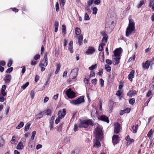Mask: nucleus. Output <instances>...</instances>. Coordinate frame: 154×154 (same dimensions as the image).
<instances>
[{"mask_svg":"<svg viewBox=\"0 0 154 154\" xmlns=\"http://www.w3.org/2000/svg\"><path fill=\"white\" fill-rule=\"evenodd\" d=\"M94 122L92 119H87L81 120L79 124V126L80 128H87L89 125L93 126L94 125Z\"/></svg>","mask_w":154,"mask_h":154,"instance_id":"nucleus-1","label":"nucleus"},{"mask_svg":"<svg viewBox=\"0 0 154 154\" xmlns=\"http://www.w3.org/2000/svg\"><path fill=\"white\" fill-rule=\"evenodd\" d=\"M95 125L96 126L95 131L96 138L100 139L103 135L102 130V127L98 124H96Z\"/></svg>","mask_w":154,"mask_h":154,"instance_id":"nucleus-2","label":"nucleus"},{"mask_svg":"<svg viewBox=\"0 0 154 154\" xmlns=\"http://www.w3.org/2000/svg\"><path fill=\"white\" fill-rule=\"evenodd\" d=\"M84 97L82 96L77 97L75 100H72L71 103L75 105L79 106V104L84 103Z\"/></svg>","mask_w":154,"mask_h":154,"instance_id":"nucleus-3","label":"nucleus"},{"mask_svg":"<svg viewBox=\"0 0 154 154\" xmlns=\"http://www.w3.org/2000/svg\"><path fill=\"white\" fill-rule=\"evenodd\" d=\"M48 65V57L46 54L44 55L43 59L41 60L39 64V66H44L46 67Z\"/></svg>","mask_w":154,"mask_h":154,"instance_id":"nucleus-4","label":"nucleus"},{"mask_svg":"<svg viewBox=\"0 0 154 154\" xmlns=\"http://www.w3.org/2000/svg\"><path fill=\"white\" fill-rule=\"evenodd\" d=\"M66 94L69 98H72L75 97V93L70 88L67 90L66 92Z\"/></svg>","mask_w":154,"mask_h":154,"instance_id":"nucleus-5","label":"nucleus"},{"mask_svg":"<svg viewBox=\"0 0 154 154\" xmlns=\"http://www.w3.org/2000/svg\"><path fill=\"white\" fill-rule=\"evenodd\" d=\"M26 139H21L20 141L19 142L16 148L17 149H23L26 143Z\"/></svg>","mask_w":154,"mask_h":154,"instance_id":"nucleus-6","label":"nucleus"},{"mask_svg":"<svg viewBox=\"0 0 154 154\" xmlns=\"http://www.w3.org/2000/svg\"><path fill=\"white\" fill-rule=\"evenodd\" d=\"M120 137L118 135H114L112 137V141L114 146L119 142Z\"/></svg>","mask_w":154,"mask_h":154,"instance_id":"nucleus-7","label":"nucleus"},{"mask_svg":"<svg viewBox=\"0 0 154 154\" xmlns=\"http://www.w3.org/2000/svg\"><path fill=\"white\" fill-rule=\"evenodd\" d=\"M78 70L77 69H72L70 75V77H72V80L75 79L78 75Z\"/></svg>","mask_w":154,"mask_h":154,"instance_id":"nucleus-8","label":"nucleus"},{"mask_svg":"<svg viewBox=\"0 0 154 154\" xmlns=\"http://www.w3.org/2000/svg\"><path fill=\"white\" fill-rule=\"evenodd\" d=\"M66 114V110L65 109H60L59 110L58 113V116L61 119H62L65 116Z\"/></svg>","mask_w":154,"mask_h":154,"instance_id":"nucleus-9","label":"nucleus"},{"mask_svg":"<svg viewBox=\"0 0 154 154\" xmlns=\"http://www.w3.org/2000/svg\"><path fill=\"white\" fill-rule=\"evenodd\" d=\"M122 51V49L121 48H116L113 51L114 57H119Z\"/></svg>","mask_w":154,"mask_h":154,"instance_id":"nucleus-10","label":"nucleus"},{"mask_svg":"<svg viewBox=\"0 0 154 154\" xmlns=\"http://www.w3.org/2000/svg\"><path fill=\"white\" fill-rule=\"evenodd\" d=\"M120 125L119 123H116L114 125V133L118 134L119 133L120 129Z\"/></svg>","mask_w":154,"mask_h":154,"instance_id":"nucleus-11","label":"nucleus"},{"mask_svg":"<svg viewBox=\"0 0 154 154\" xmlns=\"http://www.w3.org/2000/svg\"><path fill=\"white\" fill-rule=\"evenodd\" d=\"M95 51V49L93 47L89 46L86 51V53L87 55L92 54Z\"/></svg>","mask_w":154,"mask_h":154,"instance_id":"nucleus-12","label":"nucleus"},{"mask_svg":"<svg viewBox=\"0 0 154 154\" xmlns=\"http://www.w3.org/2000/svg\"><path fill=\"white\" fill-rule=\"evenodd\" d=\"M135 29L127 27L126 31V36L127 37H129L131 34L132 32L135 31Z\"/></svg>","mask_w":154,"mask_h":154,"instance_id":"nucleus-13","label":"nucleus"},{"mask_svg":"<svg viewBox=\"0 0 154 154\" xmlns=\"http://www.w3.org/2000/svg\"><path fill=\"white\" fill-rule=\"evenodd\" d=\"M112 57L113 63L114 65H116L120 63L119 60L120 59V57H114L113 56H112Z\"/></svg>","mask_w":154,"mask_h":154,"instance_id":"nucleus-14","label":"nucleus"},{"mask_svg":"<svg viewBox=\"0 0 154 154\" xmlns=\"http://www.w3.org/2000/svg\"><path fill=\"white\" fill-rule=\"evenodd\" d=\"M114 104V102L112 101H110L108 104V111L109 112H111L112 110V108Z\"/></svg>","mask_w":154,"mask_h":154,"instance_id":"nucleus-15","label":"nucleus"},{"mask_svg":"<svg viewBox=\"0 0 154 154\" xmlns=\"http://www.w3.org/2000/svg\"><path fill=\"white\" fill-rule=\"evenodd\" d=\"M127 27L135 29L134 22L132 19H129L128 26Z\"/></svg>","mask_w":154,"mask_h":154,"instance_id":"nucleus-16","label":"nucleus"},{"mask_svg":"<svg viewBox=\"0 0 154 154\" xmlns=\"http://www.w3.org/2000/svg\"><path fill=\"white\" fill-rule=\"evenodd\" d=\"M99 119L100 120L105 122L107 123H108L109 122V120L108 117L105 115L101 116L100 117Z\"/></svg>","mask_w":154,"mask_h":154,"instance_id":"nucleus-17","label":"nucleus"},{"mask_svg":"<svg viewBox=\"0 0 154 154\" xmlns=\"http://www.w3.org/2000/svg\"><path fill=\"white\" fill-rule=\"evenodd\" d=\"M137 94V92L135 90H130L127 93V95L131 97Z\"/></svg>","mask_w":154,"mask_h":154,"instance_id":"nucleus-18","label":"nucleus"},{"mask_svg":"<svg viewBox=\"0 0 154 154\" xmlns=\"http://www.w3.org/2000/svg\"><path fill=\"white\" fill-rule=\"evenodd\" d=\"M134 72L135 71L134 70H132L129 73L128 76V78L129 80L131 81H132V79L134 77Z\"/></svg>","mask_w":154,"mask_h":154,"instance_id":"nucleus-19","label":"nucleus"},{"mask_svg":"<svg viewBox=\"0 0 154 154\" xmlns=\"http://www.w3.org/2000/svg\"><path fill=\"white\" fill-rule=\"evenodd\" d=\"M4 79L6 83H9L11 80V76L10 75H7L4 78Z\"/></svg>","mask_w":154,"mask_h":154,"instance_id":"nucleus-20","label":"nucleus"},{"mask_svg":"<svg viewBox=\"0 0 154 154\" xmlns=\"http://www.w3.org/2000/svg\"><path fill=\"white\" fill-rule=\"evenodd\" d=\"M153 64V63L152 61L147 60L145 62V68L148 69L150 65H152Z\"/></svg>","mask_w":154,"mask_h":154,"instance_id":"nucleus-21","label":"nucleus"},{"mask_svg":"<svg viewBox=\"0 0 154 154\" xmlns=\"http://www.w3.org/2000/svg\"><path fill=\"white\" fill-rule=\"evenodd\" d=\"M72 41H70L69 44L68 50L70 51V52L71 53H72L73 52V49L72 47Z\"/></svg>","mask_w":154,"mask_h":154,"instance_id":"nucleus-22","label":"nucleus"},{"mask_svg":"<svg viewBox=\"0 0 154 154\" xmlns=\"http://www.w3.org/2000/svg\"><path fill=\"white\" fill-rule=\"evenodd\" d=\"M83 38V36L82 35H80L78 37V43L79 45H81L82 44Z\"/></svg>","mask_w":154,"mask_h":154,"instance_id":"nucleus-23","label":"nucleus"},{"mask_svg":"<svg viewBox=\"0 0 154 154\" xmlns=\"http://www.w3.org/2000/svg\"><path fill=\"white\" fill-rule=\"evenodd\" d=\"M153 89H152V91L150 90L148 91L147 94L146 95L147 97H149L152 95V92H154V84L152 86Z\"/></svg>","mask_w":154,"mask_h":154,"instance_id":"nucleus-24","label":"nucleus"},{"mask_svg":"<svg viewBox=\"0 0 154 154\" xmlns=\"http://www.w3.org/2000/svg\"><path fill=\"white\" fill-rule=\"evenodd\" d=\"M75 33L77 35H79L81 33V31L80 28L78 27H77L75 28Z\"/></svg>","mask_w":154,"mask_h":154,"instance_id":"nucleus-25","label":"nucleus"},{"mask_svg":"<svg viewBox=\"0 0 154 154\" xmlns=\"http://www.w3.org/2000/svg\"><path fill=\"white\" fill-rule=\"evenodd\" d=\"M105 44L103 43H102L99 44L98 48V50L99 51H103V47L105 46Z\"/></svg>","mask_w":154,"mask_h":154,"instance_id":"nucleus-26","label":"nucleus"},{"mask_svg":"<svg viewBox=\"0 0 154 154\" xmlns=\"http://www.w3.org/2000/svg\"><path fill=\"white\" fill-rule=\"evenodd\" d=\"M94 142V146H96L97 147H98L101 146V144L98 140H96L95 142Z\"/></svg>","mask_w":154,"mask_h":154,"instance_id":"nucleus-27","label":"nucleus"},{"mask_svg":"<svg viewBox=\"0 0 154 154\" xmlns=\"http://www.w3.org/2000/svg\"><path fill=\"white\" fill-rule=\"evenodd\" d=\"M44 112H42L36 115V117L37 119H39L43 116Z\"/></svg>","mask_w":154,"mask_h":154,"instance_id":"nucleus-28","label":"nucleus"},{"mask_svg":"<svg viewBox=\"0 0 154 154\" xmlns=\"http://www.w3.org/2000/svg\"><path fill=\"white\" fill-rule=\"evenodd\" d=\"M138 127V125H135V126L133 125L132 127V129L133 133H135L137 132V131Z\"/></svg>","mask_w":154,"mask_h":154,"instance_id":"nucleus-29","label":"nucleus"},{"mask_svg":"<svg viewBox=\"0 0 154 154\" xmlns=\"http://www.w3.org/2000/svg\"><path fill=\"white\" fill-rule=\"evenodd\" d=\"M64 123H62L59 127L57 128V131L58 132L61 131L62 128L64 127Z\"/></svg>","mask_w":154,"mask_h":154,"instance_id":"nucleus-30","label":"nucleus"},{"mask_svg":"<svg viewBox=\"0 0 154 154\" xmlns=\"http://www.w3.org/2000/svg\"><path fill=\"white\" fill-rule=\"evenodd\" d=\"M149 6L152 10L154 11V0H151L149 3Z\"/></svg>","mask_w":154,"mask_h":154,"instance_id":"nucleus-31","label":"nucleus"},{"mask_svg":"<svg viewBox=\"0 0 154 154\" xmlns=\"http://www.w3.org/2000/svg\"><path fill=\"white\" fill-rule=\"evenodd\" d=\"M60 66L59 64H57L56 65V68L57 69L55 72V74H57L60 71Z\"/></svg>","mask_w":154,"mask_h":154,"instance_id":"nucleus-32","label":"nucleus"},{"mask_svg":"<svg viewBox=\"0 0 154 154\" xmlns=\"http://www.w3.org/2000/svg\"><path fill=\"white\" fill-rule=\"evenodd\" d=\"M105 68L107 72H110L111 70V67L109 65H106L105 66Z\"/></svg>","mask_w":154,"mask_h":154,"instance_id":"nucleus-33","label":"nucleus"},{"mask_svg":"<svg viewBox=\"0 0 154 154\" xmlns=\"http://www.w3.org/2000/svg\"><path fill=\"white\" fill-rule=\"evenodd\" d=\"M60 6L61 8L63 7L66 3V0H62L59 1Z\"/></svg>","mask_w":154,"mask_h":154,"instance_id":"nucleus-34","label":"nucleus"},{"mask_svg":"<svg viewBox=\"0 0 154 154\" xmlns=\"http://www.w3.org/2000/svg\"><path fill=\"white\" fill-rule=\"evenodd\" d=\"M16 138V137L14 136L12 137V139L11 140L12 143L16 144L17 143V140H15Z\"/></svg>","mask_w":154,"mask_h":154,"instance_id":"nucleus-35","label":"nucleus"},{"mask_svg":"<svg viewBox=\"0 0 154 154\" xmlns=\"http://www.w3.org/2000/svg\"><path fill=\"white\" fill-rule=\"evenodd\" d=\"M30 125L31 124L29 123H27L25 126L24 128V130L26 131H27L29 129Z\"/></svg>","mask_w":154,"mask_h":154,"instance_id":"nucleus-36","label":"nucleus"},{"mask_svg":"<svg viewBox=\"0 0 154 154\" xmlns=\"http://www.w3.org/2000/svg\"><path fill=\"white\" fill-rule=\"evenodd\" d=\"M144 0H141L140 1L139 3L137 5V7L138 8H139L141 7L144 4Z\"/></svg>","mask_w":154,"mask_h":154,"instance_id":"nucleus-37","label":"nucleus"},{"mask_svg":"<svg viewBox=\"0 0 154 154\" xmlns=\"http://www.w3.org/2000/svg\"><path fill=\"white\" fill-rule=\"evenodd\" d=\"M24 123L23 122H21L20 124L17 126L16 128L19 129L22 127L24 125Z\"/></svg>","mask_w":154,"mask_h":154,"instance_id":"nucleus-38","label":"nucleus"},{"mask_svg":"<svg viewBox=\"0 0 154 154\" xmlns=\"http://www.w3.org/2000/svg\"><path fill=\"white\" fill-rule=\"evenodd\" d=\"M29 84V82H27L25 84H23L22 86H21V88L23 90L25 89L28 86Z\"/></svg>","mask_w":154,"mask_h":154,"instance_id":"nucleus-39","label":"nucleus"},{"mask_svg":"<svg viewBox=\"0 0 154 154\" xmlns=\"http://www.w3.org/2000/svg\"><path fill=\"white\" fill-rule=\"evenodd\" d=\"M153 131L151 129L148 132L147 134V136L149 138L151 137L152 136V135L153 133Z\"/></svg>","mask_w":154,"mask_h":154,"instance_id":"nucleus-40","label":"nucleus"},{"mask_svg":"<svg viewBox=\"0 0 154 154\" xmlns=\"http://www.w3.org/2000/svg\"><path fill=\"white\" fill-rule=\"evenodd\" d=\"M79 149H76L71 152V154H79Z\"/></svg>","mask_w":154,"mask_h":154,"instance_id":"nucleus-41","label":"nucleus"},{"mask_svg":"<svg viewBox=\"0 0 154 154\" xmlns=\"http://www.w3.org/2000/svg\"><path fill=\"white\" fill-rule=\"evenodd\" d=\"M61 31L62 33H64V34H66V27L64 25H63L62 26Z\"/></svg>","mask_w":154,"mask_h":154,"instance_id":"nucleus-42","label":"nucleus"},{"mask_svg":"<svg viewBox=\"0 0 154 154\" xmlns=\"http://www.w3.org/2000/svg\"><path fill=\"white\" fill-rule=\"evenodd\" d=\"M97 66V64H96L94 65H92L91 66L89 67V69L91 70H92L94 69H96Z\"/></svg>","mask_w":154,"mask_h":154,"instance_id":"nucleus-43","label":"nucleus"},{"mask_svg":"<svg viewBox=\"0 0 154 154\" xmlns=\"http://www.w3.org/2000/svg\"><path fill=\"white\" fill-rule=\"evenodd\" d=\"M84 81L86 85H87V86L89 85H90V82L89 79H87L86 78H85L84 79Z\"/></svg>","mask_w":154,"mask_h":154,"instance_id":"nucleus-44","label":"nucleus"},{"mask_svg":"<svg viewBox=\"0 0 154 154\" xmlns=\"http://www.w3.org/2000/svg\"><path fill=\"white\" fill-rule=\"evenodd\" d=\"M5 143L4 140L0 137V147L2 146Z\"/></svg>","mask_w":154,"mask_h":154,"instance_id":"nucleus-45","label":"nucleus"},{"mask_svg":"<svg viewBox=\"0 0 154 154\" xmlns=\"http://www.w3.org/2000/svg\"><path fill=\"white\" fill-rule=\"evenodd\" d=\"M135 102V99L133 98L129 100V103L131 105H133Z\"/></svg>","mask_w":154,"mask_h":154,"instance_id":"nucleus-46","label":"nucleus"},{"mask_svg":"<svg viewBox=\"0 0 154 154\" xmlns=\"http://www.w3.org/2000/svg\"><path fill=\"white\" fill-rule=\"evenodd\" d=\"M84 20H90L89 16L87 13H85V14Z\"/></svg>","mask_w":154,"mask_h":154,"instance_id":"nucleus-47","label":"nucleus"},{"mask_svg":"<svg viewBox=\"0 0 154 154\" xmlns=\"http://www.w3.org/2000/svg\"><path fill=\"white\" fill-rule=\"evenodd\" d=\"M97 8L96 7L93 8L92 9L93 14H96L97 13Z\"/></svg>","mask_w":154,"mask_h":154,"instance_id":"nucleus-48","label":"nucleus"},{"mask_svg":"<svg viewBox=\"0 0 154 154\" xmlns=\"http://www.w3.org/2000/svg\"><path fill=\"white\" fill-rule=\"evenodd\" d=\"M103 73V70L102 69H100L99 71L97 73L98 75L100 76H101Z\"/></svg>","mask_w":154,"mask_h":154,"instance_id":"nucleus-49","label":"nucleus"},{"mask_svg":"<svg viewBox=\"0 0 154 154\" xmlns=\"http://www.w3.org/2000/svg\"><path fill=\"white\" fill-rule=\"evenodd\" d=\"M12 64V61L11 60H9L7 63V66L8 67H10Z\"/></svg>","mask_w":154,"mask_h":154,"instance_id":"nucleus-50","label":"nucleus"},{"mask_svg":"<svg viewBox=\"0 0 154 154\" xmlns=\"http://www.w3.org/2000/svg\"><path fill=\"white\" fill-rule=\"evenodd\" d=\"M97 79L96 78H95L93 79L92 80L91 82L94 85H95L97 84Z\"/></svg>","mask_w":154,"mask_h":154,"instance_id":"nucleus-51","label":"nucleus"},{"mask_svg":"<svg viewBox=\"0 0 154 154\" xmlns=\"http://www.w3.org/2000/svg\"><path fill=\"white\" fill-rule=\"evenodd\" d=\"M40 55L38 54H37L34 56L33 59L35 60H37L40 58Z\"/></svg>","mask_w":154,"mask_h":154,"instance_id":"nucleus-52","label":"nucleus"},{"mask_svg":"<svg viewBox=\"0 0 154 154\" xmlns=\"http://www.w3.org/2000/svg\"><path fill=\"white\" fill-rule=\"evenodd\" d=\"M55 9L56 11L58 12L59 11V4L58 2H57L55 4Z\"/></svg>","mask_w":154,"mask_h":154,"instance_id":"nucleus-53","label":"nucleus"},{"mask_svg":"<svg viewBox=\"0 0 154 154\" xmlns=\"http://www.w3.org/2000/svg\"><path fill=\"white\" fill-rule=\"evenodd\" d=\"M13 68L12 67H10L7 69L6 70V72L8 73H11L13 70Z\"/></svg>","mask_w":154,"mask_h":154,"instance_id":"nucleus-54","label":"nucleus"},{"mask_svg":"<svg viewBox=\"0 0 154 154\" xmlns=\"http://www.w3.org/2000/svg\"><path fill=\"white\" fill-rule=\"evenodd\" d=\"M10 109V107L9 106H7L6 107V108H5V114H6V115H7L8 114L9 112Z\"/></svg>","mask_w":154,"mask_h":154,"instance_id":"nucleus-55","label":"nucleus"},{"mask_svg":"<svg viewBox=\"0 0 154 154\" xmlns=\"http://www.w3.org/2000/svg\"><path fill=\"white\" fill-rule=\"evenodd\" d=\"M95 76V74L94 72H93L92 71H91L90 72V73L89 75V77L90 78H91L92 77H94Z\"/></svg>","mask_w":154,"mask_h":154,"instance_id":"nucleus-56","label":"nucleus"},{"mask_svg":"<svg viewBox=\"0 0 154 154\" xmlns=\"http://www.w3.org/2000/svg\"><path fill=\"white\" fill-rule=\"evenodd\" d=\"M34 95L35 93L34 90H32L30 94V96L32 98V99H33L34 98Z\"/></svg>","mask_w":154,"mask_h":154,"instance_id":"nucleus-57","label":"nucleus"},{"mask_svg":"<svg viewBox=\"0 0 154 154\" xmlns=\"http://www.w3.org/2000/svg\"><path fill=\"white\" fill-rule=\"evenodd\" d=\"M99 56H102V57L103 58V61L104 60V51H101L99 54Z\"/></svg>","mask_w":154,"mask_h":154,"instance_id":"nucleus-58","label":"nucleus"},{"mask_svg":"<svg viewBox=\"0 0 154 154\" xmlns=\"http://www.w3.org/2000/svg\"><path fill=\"white\" fill-rule=\"evenodd\" d=\"M94 0H90L87 2L89 6H90L94 2Z\"/></svg>","mask_w":154,"mask_h":154,"instance_id":"nucleus-59","label":"nucleus"},{"mask_svg":"<svg viewBox=\"0 0 154 154\" xmlns=\"http://www.w3.org/2000/svg\"><path fill=\"white\" fill-rule=\"evenodd\" d=\"M108 38V36L105 37H103L102 40V42L104 41L105 42H107V41Z\"/></svg>","mask_w":154,"mask_h":154,"instance_id":"nucleus-60","label":"nucleus"},{"mask_svg":"<svg viewBox=\"0 0 154 154\" xmlns=\"http://www.w3.org/2000/svg\"><path fill=\"white\" fill-rule=\"evenodd\" d=\"M36 132L35 131H33L32 134L31 139L32 140H33L36 134Z\"/></svg>","mask_w":154,"mask_h":154,"instance_id":"nucleus-61","label":"nucleus"},{"mask_svg":"<svg viewBox=\"0 0 154 154\" xmlns=\"http://www.w3.org/2000/svg\"><path fill=\"white\" fill-rule=\"evenodd\" d=\"M10 9H11L15 13L18 12L19 11L18 9L15 8H11Z\"/></svg>","mask_w":154,"mask_h":154,"instance_id":"nucleus-62","label":"nucleus"},{"mask_svg":"<svg viewBox=\"0 0 154 154\" xmlns=\"http://www.w3.org/2000/svg\"><path fill=\"white\" fill-rule=\"evenodd\" d=\"M106 63L108 65H111L112 63V61L109 59H106Z\"/></svg>","mask_w":154,"mask_h":154,"instance_id":"nucleus-63","label":"nucleus"},{"mask_svg":"<svg viewBox=\"0 0 154 154\" xmlns=\"http://www.w3.org/2000/svg\"><path fill=\"white\" fill-rule=\"evenodd\" d=\"M124 110L125 113H128L130 112L131 109L128 108H127L126 109H125Z\"/></svg>","mask_w":154,"mask_h":154,"instance_id":"nucleus-64","label":"nucleus"}]
</instances>
